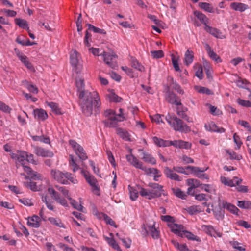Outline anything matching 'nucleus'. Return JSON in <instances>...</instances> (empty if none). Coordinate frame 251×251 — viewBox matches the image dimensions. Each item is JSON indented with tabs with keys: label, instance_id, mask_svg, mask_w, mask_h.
I'll return each instance as SVG.
<instances>
[{
	"label": "nucleus",
	"instance_id": "obj_1",
	"mask_svg": "<svg viewBox=\"0 0 251 251\" xmlns=\"http://www.w3.org/2000/svg\"><path fill=\"white\" fill-rule=\"evenodd\" d=\"M75 85L79 98V105L82 113L88 117L93 114V110L96 114L99 113L101 102L97 92L86 90L84 80L82 78L76 79Z\"/></svg>",
	"mask_w": 251,
	"mask_h": 251
},
{
	"label": "nucleus",
	"instance_id": "obj_2",
	"mask_svg": "<svg viewBox=\"0 0 251 251\" xmlns=\"http://www.w3.org/2000/svg\"><path fill=\"white\" fill-rule=\"evenodd\" d=\"M50 173L55 180L62 184H69L68 181L73 184H76L78 182L77 180L70 173L63 172L60 170L54 169L51 170Z\"/></svg>",
	"mask_w": 251,
	"mask_h": 251
},
{
	"label": "nucleus",
	"instance_id": "obj_3",
	"mask_svg": "<svg viewBox=\"0 0 251 251\" xmlns=\"http://www.w3.org/2000/svg\"><path fill=\"white\" fill-rule=\"evenodd\" d=\"M165 119L169 124L176 131H178L181 132H188L190 131V127L184 124L183 121L175 116L168 114L165 117Z\"/></svg>",
	"mask_w": 251,
	"mask_h": 251
},
{
	"label": "nucleus",
	"instance_id": "obj_4",
	"mask_svg": "<svg viewBox=\"0 0 251 251\" xmlns=\"http://www.w3.org/2000/svg\"><path fill=\"white\" fill-rule=\"evenodd\" d=\"M26 152L20 151L17 160L22 165L24 171L29 175L31 179L34 180L40 179L41 176L39 173L33 171L29 167L25 165L26 162Z\"/></svg>",
	"mask_w": 251,
	"mask_h": 251
},
{
	"label": "nucleus",
	"instance_id": "obj_5",
	"mask_svg": "<svg viewBox=\"0 0 251 251\" xmlns=\"http://www.w3.org/2000/svg\"><path fill=\"white\" fill-rule=\"evenodd\" d=\"M198 18H201L200 19V21H201L205 25L204 29L209 33L211 34L217 38L224 39L225 38V36L222 33V32L218 29L213 28L207 25L208 24V19L207 17H197Z\"/></svg>",
	"mask_w": 251,
	"mask_h": 251
},
{
	"label": "nucleus",
	"instance_id": "obj_6",
	"mask_svg": "<svg viewBox=\"0 0 251 251\" xmlns=\"http://www.w3.org/2000/svg\"><path fill=\"white\" fill-rule=\"evenodd\" d=\"M141 233L144 236L150 234L154 239H157L159 237V232L155 228L154 223L147 226L143 225L142 226Z\"/></svg>",
	"mask_w": 251,
	"mask_h": 251
},
{
	"label": "nucleus",
	"instance_id": "obj_7",
	"mask_svg": "<svg viewBox=\"0 0 251 251\" xmlns=\"http://www.w3.org/2000/svg\"><path fill=\"white\" fill-rule=\"evenodd\" d=\"M100 56L103 57V61L109 67L112 69H115L117 67V56L116 54L103 51L100 54Z\"/></svg>",
	"mask_w": 251,
	"mask_h": 251
},
{
	"label": "nucleus",
	"instance_id": "obj_8",
	"mask_svg": "<svg viewBox=\"0 0 251 251\" xmlns=\"http://www.w3.org/2000/svg\"><path fill=\"white\" fill-rule=\"evenodd\" d=\"M69 144L80 159L85 160L87 159L88 157L85 151L81 146L79 145L74 140H69Z\"/></svg>",
	"mask_w": 251,
	"mask_h": 251
},
{
	"label": "nucleus",
	"instance_id": "obj_9",
	"mask_svg": "<svg viewBox=\"0 0 251 251\" xmlns=\"http://www.w3.org/2000/svg\"><path fill=\"white\" fill-rule=\"evenodd\" d=\"M119 113L116 114L115 113L114 116H111L106 122L107 126L109 127H115L118 122L123 121L125 117L124 116L123 109L120 108L119 109Z\"/></svg>",
	"mask_w": 251,
	"mask_h": 251
},
{
	"label": "nucleus",
	"instance_id": "obj_10",
	"mask_svg": "<svg viewBox=\"0 0 251 251\" xmlns=\"http://www.w3.org/2000/svg\"><path fill=\"white\" fill-rule=\"evenodd\" d=\"M49 193L51 195L52 198L57 203H59L64 207H68V204L65 199L61 197L60 194L57 192L52 187H49L48 189Z\"/></svg>",
	"mask_w": 251,
	"mask_h": 251
},
{
	"label": "nucleus",
	"instance_id": "obj_11",
	"mask_svg": "<svg viewBox=\"0 0 251 251\" xmlns=\"http://www.w3.org/2000/svg\"><path fill=\"white\" fill-rule=\"evenodd\" d=\"M148 186L152 189L153 194L155 198H159L161 195H167V192L163 189V186L156 183L150 182Z\"/></svg>",
	"mask_w": 251,
	"mask_h": 251
},
{
	"label": "nucleus",
	"instance_id": "obj_12",
	"mask_svg": "<svg viewBox=\"0 0 251 251\" xmlns=\"http://www.w3.org/2000/svg\"><path fill=\"white\" fill-rule=\"evenodd\" d=\"M126 159L127 162L135 168L143 170L145 166H143L142 162L140 161L136 156L132 153L127 154Z\"/></svg>",
	"mask_w": 251,
	"mask_h": 251
},
{
	"label": "nucleus",
	"instance_id": "obj_13",
	"mask_svg": "<svg viewBox=\"0 0 251 251\" xmlns=\"http://www.w3.org/2000/svg\"><path fill=\"white\" fill-rule=\"evenodd\" d=\"M165 98L167 101L171 104L176 105H181L180 98L174 92L170 91L169 89L166 92Z\"/></svg>",
	"mask_w": 251,
	"mask_h": 251
},
{
	"label": "nucleus",
	"instance_id": "obj_14",
	"mask_svg": "<svg viewBox=\"0 0 251 251\" xmlns=\"http://www.w3.org/2000/svg\"><path fill=\"white\" fill-rule=\"evenodd\" d=\"M168 226L172 232L177 235L179 237H183V232L184 230V227L182 225L175 224L173 222V223L169 224Z\"/></svg>",
	"mask_w": 251,
	"mask_h": 251
},
{
	"label": "nucleus",
	"instance_id": "obj_15",
	"mask_svg": "<svg viewBox=\"0 0 251 251\" xmlns=\"http://www.w3.org/2000/svg\"><path fill=\"white\" fill-rule=\"evenodd\" d=\"M34 153L37 155L43 157H52L53 156L52 152L40 147H34Z\"/></svg>",
	"mask_w": 251,
	"mask_h": 251
},
{
	"label": "nucleus",
	"instance_id": "obj_16",
	"mask_svg": "<svg viewBox=\"0 0 251 251\" xmlns=\"http://www.w3.org/2000/svg\"><path fill=\"white\" fill-rule=\"evenodd\" d=\"M70 62L73 66L76 69H80L81 65L79 64V54L75 50H72L70 54Z\"/></svg>",
	"mask_w": 251,
	"mask_h": 251
},
{
	"label": "nucleus",
	"instance_id": "obj_17",
	"mask_svg": "<svg viewBox=\"0 0 251 251\" xmlns=\"http://www.w3.org/2000/svg\"><path fill=\"white\" fill-rule=\"evenodd\" d=\"M81 173L83 175L85 178L86 179V181L93 187L95 188L96 190H98V187L96 186V183L97 182V180L92 175H91L89 172L86 171L85 170L82 169L81 171Z\"/></svg>",
	"mask_w": 251,
	"mask_h": 251
},
{
	"label": "nucleus",
	"instance_id": "obj_18",
	"mask_svg": "<svg viewBox=\"0 0 251 251\" xmlns=\"http://www.w3.org/2000/svg\"><path fill=\"white\" fill-rule=\"evenodd\" d=\"M164 173L165 176L171 180L181 181L182 179L177 174L173 172V170H171L168 167H166L164 170Z\"/></svg>",
	"mask_w": 251,
	"mask_h": 251
},
{
	"label": "nucleus",
	"instance_id": "obj_19",
	"mask_svg": "<svg viewBox=\"0 0 251 251\" xmlns=\"http://www.w3.org/2000/svg\"><path fill=\"white\" fill-rule=\"evenodd\" d=\"M33 113L34 118L39 121H43L48 118V114L46 111L43 109L37 108L33 110Z\"/></svg>",
	"mask_w": 251,
	"mask_h": 251
},
{
	"label": "nucleus",
	"instance_id": "obj_20",
	"mask_svg": "<svg viewBox=\"0 0 251 251\" xmlns=\"http://www.w3.org/2000/svg\"><path fill=\"white\" fill-rule=\"evenodd\" d=\"M139 193L141 196L146 197V198L149 200L155 198V197H154V195H152L153 194V191L152 188L149 189H145L142 187H139Z\"/></svg>",
	"mask_w": 251,
	"mask_h": 251
},
{
	"label": "nucleus",
	"instance_id": "obj_21",
	"mask_svg": "<svg viewBox=\"0 0 251 251\" xmlns=\"http://www.w3.org/2000/svg\"><path fill=\"white\" fill-rule=\"evenodd\" d=\"M205 128L208 131L216 132L218 133H223L225 131L224 128H219L217 125L213 122L205 125Z\"/></svg>",
	"mask_w": 251,
	"mask_h": 251
},
{
	"label": "nucleus",
	"instance_id": "obj_22",
	"mask_svg": "<svg viewBox=\"0 0 251 251\" xmlns=\"http://www.w3.org/2000/svg\"><path fill=\"white\" fill-rule=\"evenodd\" d=\"M27 225L33 228H38L40 226V219L36 215H34L31 218H28Z\"/></svg>",
	"mask_w": 251,
	"mask_h": 251
},
{
	"label": "nucleus",
	"instance_id": "obj_23",
	"mask_svg": "<svg viewBox=\"0 0 251 251\" xmlns=\"http://www.w3.org/2000/svg\"><path fill=\"white\" fill-rule=\"evenodd\" d=\"M171 145L179 148L188 149L190 148L191 145L188 142L182 140H175L171 141Z\"/></svg>",
	"mask_w": 251,
	"mask_h": 251
},
{
	"label": "nucleus",
	"instance_id": "obj_24",
	"mask_svg": "<svg viewBox=\"0 0 251 251\" xmlns=\"http://www.w3.org/2000/svg\"><path fill=\"white\" fill-rule=\"evenodd\" d=\"M110 237H108L105 236H103L105 240L108 243V244L111 246L114 249L118 251H122L119 246L117 243L116 241L113 239V233H110L109 234Z\"/></svg>",
	"mask_w": 251,
	"mask_h": 251
},
{
	"label": "nucleus",
	"instance_id": "obj_25",
	"mask_svg": "<svg viewBox=\"0 0 251 251\" xmlns=\"http://www.w3.org/2000/svg\"><path fill=\"white\" fill-rule=\"evenodd\" d=\"M221 203L223 208L226 209L234 214H237L239 209L235 205L225 201H222Z\"/></svg>",
	"mask_w": 251,
	"mask_h": 251
},
{
	"label": "nucleus",
	"instance_id": "obj_26",
	"mask_svg": "<svg viewBox=\"0 0 251 251\" xmlns=\"http://www.w3.org/2000/svg\"><path fill=\"white\" fill-rule=\"evenodd\" d=\"M205 47L209 56L212 60H214L217 63L221 62V59L220 57L215 52H214L213 50L208 44H205Z\"/></svg>",
	"mask_w": 251,
	"mask_h": 251
},
{
	"label": "nucleus",
	"instance_id": "obj_27",
	"mask_svg": "<svg viewBox=\"0 0 251 251\" xmlns=\"http://www.w3.org/2000/svg\"><path fill=\"white\" fill-rule=\"evenodd\" d=\"M186 169L190 170L191 173H193L196 177L199 178L201 177V175L207 170V169L201 170L199 167L193 166H188L186 167Z\"/></svg>",
	"mask_w": 251,
	"mask_h": 251
},
{
	"label": "nucleus",
	"instance_id": "obj_28",
	"mask_svg": "<svg viewBox=\"0 0 251 251\" xmlns=\"http://www.w3.org/2000/svg\"><path fill=\"white\" fill-rule=\"evenodd\" d=\"M194 54L193 52L188 49L185 52L184 55V63L186 65L189 66L193 61Z\"/></svg>",
	"mask_w": 251,
	"mask_h": 251
},
{
	"label": "nucleus",
	"instance_id": "obj_29",
	"mask_svg": "<svg viewBox=\"0 0 251 251\" xmlns=\"http://www.w3.org/2000/svg\"><path fill=\"white\" fill-rule=\"evenodd\" d=\"M142 159L145 162L155 165L156 163V159L150 154L143 152Z\"/></svg>",
	"mask_w": 251,
	"mask_h": 251
},
{
	"label": "nucleus",
	"instance_id": "obj_30",
	"mask_svg": "<svg viewBox=\"0 0 251 251\" xmlns=\"http://www.w3.org/2000/svg\"><path fill=\"white\" fill-rule=\"evenodd\" d=\"M152 140L154 144L159 147H168L171 145V141L164 140L156 137H153Z\"/></svg>",
	"mask_w": 251,
	"mask_h": 251
},
{
	"label": "nucleus",
	"instance_id": "obj_31",
	"mask_svg": "<svg viewBox=\"0 0 251 251\" xmlns=\"http://www.w3.org/2000/svg\"><path fill=\"white\" fill-rule=\"evenodd\" d=\"M183 236L187 238L189 240L196 241L197 242H201L200 237L195 235L193 233L184 229L183 232Z\"/></svg>",
	"mask_w": 251,
	"mask_h": 251
},
{
	"label": "nucleus",
	"instance_id": "obj_32",
	"mask_svg": "<svg viewBox=\"0 0 251 251\" xmlns=\"http://www.w3.org/2000/svg\"><path fill=\"white\" fill-rule=\"evenodd\" d=\"M47 105L51 108L52 111L56 115H61L63 114L58 104L53 102H48Z\"/></svg>",
	"mask_w": 251,
	"mask_h": 251
},
{
	"label": "nucleus",
	"instance_id": "obj_33",
	"mask_svg": "<svg viewBox=\"0 0 251 251\" xmlns=\"http://www.w3.org/2000/svg\"><path fill=\"white\" fill-rule=\"evenodd\" d=\"M116 133L125 141L130 140L129 135L126 130L121 128H118L116 129Z\"/></svg>",
	"mask_w": 251,
	"mask_h": 251
},
{
	"label": "nucleus",
	"instance_id": "obj_34",
	"mask_svg": "<svg viewBox=\"0 0 251 251\" xmlns=\"http://www.w3.org/2000/svg\"><path fill=\"white\" fill-rule=\"evenodd\" d=\"M186 184L188 186H192L195 189L202 185V183L199 180L194 178L188 179L186 180Z\"/></svg>",
	"mask_w": 251,
	"mask_h": 251
},
{
	"label": "nucleus",
	"instance_id": "obj_35",
	"mask_svg": "<svg viewBox=\"0 0 251 251\" xmlns=\"http://www.w3.org/2000/svg\"><path fill=\"white\" fill-rule=\"evenodd\" d=\"M172 190L175 196L183 200H185L187 198V195L179 188H172Z\"/></svg>",
	"mask_w": 251,
	"mask_h": 251
},
{
	"label": "nucleus",
	"instance_id": "obj_36",
	"mask_svg": "<svg viewBox=\"0 0 251 251\" xmlns=\"http://www.w3.org/2000/svg\"><path fill=\"white\" fill-rule=\"evenodd\" d=\"M231 7L235 10L244 11L247 8V5L241 3H232L230 4Z\"/></svg>",
	"mask_w": 251,
	"mask_h": 251
},
{
	"label": "nucleus",
	"instance_id": "obj_37",
	"mask_svg": "<svg viewBox=\"0 0 251 251\" xmlns=\"http://www.w3.org/2000/svg\"><path fill=\"white\" fill-rule=\"evenodd\" d=\"M131 63L132 67L134 68L135 69L141 72H142L144 70V66L142 65L136 58L131 57Z\"/></svg>",
	"mask_w": 251,
	"mask_h": 251
},
{
	"label": "nucleus",
	"instance_id": "obj_38",
	"mask_svg": "<svg viewBox=\"0 0 251 251\" xmlns=\"http://www.w3.org/2000/svg\"><path fill=\"white\" fill-rule=\"evenodd\" d=\"M236 179L233 180L230 179L225 176H221L220 181L225 185L228 186L229 187H233L235 186V181Z\"/></svg>",
	"mask_w": 251,
	"mask_h": 251
},
{
	"label": "nucleus",
	"instance_id": "obj_39",
	"mask_svg": "<svg viewBox=\"0 0 251 251\" xmlns=\"http://www.w3.org/2000/svg\"><path fill=\"white\" fill-rule=\"evenodd\" d=\"M199 5L202 9L206 12L212 13L214 11V8L211 4L206 2H200Z\"/></svg>",
	"mask_w": 251,
	"mask_h": 251
},
{
	"label": "nucleus",
	"instance_id": "obj_40",
	"mask_svg": "<svg viewBox=\"0 0 251 251\" xmlns=\"http://www.w3.org/2000/svg\"><path fill=\"white\" fill-rule=\"evenodd\" d=\"M234 179H236L235 181V184H236L237 186V190L241 192H247L248 191L247 187L244 185H240L239 184L242 181V179L238 178L237 177H234Z\"/></svg>",
	"mask_w": 251,
	"mask_h": 251
},
{
	"label": "nucleus",
	"instance_id": "obj_41",
	"mask_svg": "<svg viewBox=\"0 0 251 251\" xmlns=\"http://www.w3.org/2000/svg\"><path fill=\"white\" fill-rule=\"evenodd\" d=\"M108 98L110 101L115 102H120L122 101V99L115 94L113 90H111L108 95Z\"/></svg>",
	"mask_w": 251,
	"mask_h": 251
},
{
	"label": "nucleus",
	"instance_id": "obj_42",
	"mask_svg": "<svg viewBox=\"0 0 251 251\" xmlns=\"http://www.w3.org/2000/svg\"><path fill=\"white\" fill-rule=\"evenodd\" d=\"M15 20L16 25H17L20 27L27 29V30H29L27 23L25 20L20 18H16Z\"/></svg>",
	"mask_w": 251,
	"mask_h": 251
},
{
	"label": "nucleus",
	"instance_id": "obj_43",
	"mask_svg": "<svg viewBox=\"0 0 251 251\" xmlns=\"http://www.w3.org/2000/svg\"><path fill=\"white\" fill-rule=\"evenodd\" d=\"M137 187L138 188V190H136L135 189L132 187H130V186H129L130 199L132 201H135L138 197V193H139V187L140 186L137 185Z\"/></svg>",
	"mask_w": 251,
	"mask_h": 251
},
{
	"label": "nucleus",
	"instance_id": "obj_44",
	"mask_svg": "<svg viewBox=\"0 0 251 251\" xmlns=\"http://www.w3.org/2000/svg\"><path fill=\"white\" fill-rule=\"evenodd\" d=\"M237 205L241 208L251 209V202L250 201H239Z\"/></svg>",
	"mask_w": 251,
	"mask_h": 251
},
{
	"label": "nucleus",
	"instance_id": "obj_45",
	"mask_svg": "<svg viewBox=\"0 0 251 251\" xmlns=\"http://www.w3.org/2000/svg\"><path fill=\"white\" fill-rule=\"evenodd\" d=\"M213 214L217 220H221L224 218L225 211L220 208L217 210H214Z\"/></svg>",
	"mask_w": 251,
	"mask_h": 251
},
{
	"label": "nucleus",
	"instance_id": "obj_46",
	"mask_svg": "<svg viewBox=\"0 0 251 251\" xmlns=\"http://www.w3.org/2000/svg\"><path fill=\"white\" fill-rule=\"evenodd\" d=\"M49 220L52 224L55 225L58 227H62L64 228H65L64 224L62 223L61 221L59 219L51 217L49 218Z\"/></svg>",
	"mask_w": 251,
	"mask_h": 251
},
{
	"label": "nucleus",
	"instance_id": "obj_47",
	"mask_svg": "<svg viewBox=\"0 0 251 251\" xmlns=\"http://www.w3.org/2000/svg\"><path fill=\"white\" fill-rule=\"evenodd\" d=\"M202 227L207 234L210 235L211 236L215 237V235L214 234V232H216V230L212 226L203 225Z\"/></svg>",
	"mask_w": 251,
	"mask_h": 251
},
{
	"label": "nucleus",
	"instance_id": "obj_48",
	"mask_svg": "<svg viewBox=\"0 0 251 251\" xmlns=\"http://www.w3.org/2000/svg\"><path fill=\"white\" fill-rule=\"evenodd\" d=\"M235 83L238 87L244 89H246V85L249 83L246 79H243L240 77H238Z\"/></svg>",
	"mask_w": 251,
	"mask_h": 251
},
{
	"label": "nucleus",
	"instance_id": "obj_49",
	"mask_svg": "<svg viewBox=\"0 0 251 251\" xmlns=\"http://www.w3.org/2000/svg\"><path fill=\"white\" fill-rule=\"evenodd\" d=\"M68 199L70 201V203L74 208L78 210V211H82L83 207L81 204H79L75 201L73 200L70 197H68Z\"/></svg>",
	"mask_w": 251,
	"mask_h": 251
},
{
	"label": "nucleus",
	"instance_id": "obj_50",
	"mask_svg": "<svg viewBox=\"0 0 251 251\" xmlns=\"http://www.w3.org/2000/svg\"><path fill=\"white\" fill-rule=\"evenodd\" d=\"M69 157L70 158L69 165L70 166H72L73 167V171L74 172H75L76 171L80 169V168L75 161L73 158V156L72 155H70Z\"/></svg>",
	"mask_w": 251,
	"mask_h": 251
},
{
	"label": "nucleus",
	"instance_id": "obj_51",
	"mask_svg": "<svg viewBox=\"0 0 251 251\" xmlns=\"http://www.w3.org/2000/svg\"><path fill=\"white\" fill-rule=\"evenodd\" d=\"M88 29L90 31H93L95 33H98L101 34H106V32L104 29L95 27L94 25H91V24L88 25Z\"/></svg>",
	"mask_w": 251,
	"mask_h": 251
},
{
	"label": "nucleus",
	"instance_id": "obj_52",
	"mask_svg": "<svg viewBox=\"0 0 251 251\" xmlns=\"http://www.w3.org/2000/svg\"><path fill=\"white\" fill-rule=\"evenodd\" d=\"M151 54L154 59L161 58L164 56V52L161 50L151 51Z\"/></svg>",
	"mask_w": 251,
	"mask_h": 251
},
{
	"label": "nucleus",
	"instance_id": "obj_53",
	"mask_svg": "<svg viewBox=\"0 0 251 251\" xmlns=\"http://www.w3.org/2000/svg\"><path fill=\"white\" fill-rule=\"evenodd\" d=\"M24 185L33 191H38V187L35 182L32 181L24 182Z\"/></svg>",
	"mask_w": 251,
	"mask_h": 251
},
{
	"label": "nucleus",
	"instance_id": "obj_54",
	"mask_svg": "<svg viewBox=\"0 0 251 251\" xmlns=\"http://www.w3.org/2000/svg\"><path fill=\"white\" fill-rule=\"evenodd\" d=\"M172 88L177 91V93H178L180 94H184V91L181 89V86L180 85L176 82H173V84H172Z\"/></svg>",
	"mask_w": 251,
	"mask_h": 251
},
{
	"label": "nucleus",
	"instance_id": "obj_55",
	"mask_svg": "<svg viewBox=\"0 0 251 251\" xmlns=\"http://www.w3.org/2000/svg\"><path fill=\"white\" fill-rule=\"evenodd\" d=\"M226 152L229 155L230 158L231 159H235L240 160L242 158V156L234 151H226Z\"/></svg>",
	"mask_w": 251,
	"mask_h": 251
},
{
	"label": "nucleus",
	"instance_id": "obj_56",
	"mask_svg": "<svg viewBox=\"0 0 251 251\" xmlns=\"http://www.w3.org/2000/svg\"><path fill=\"white\" fill-rule=\"evenodd\" d=\"M55 188L60 191L62 194L66 197L67 199L70 197L69 196V191L64 187H61L58 185H55Z\"/></svg>",
	"mask_w": 251,
	"mask_h": 251
},
{
	"label": "nucleus",
	"instance_id": "obj_57",
	"mask_svg": "<svg viewBox=\"0 0 251 251\" xmlns=\"http://www.w3.org/2000/svg\"><path fill=\"white\" fill-rule=\"evenodd\" d=\"M237 102L240 105L246 107H251V102L249 100H245L242 99H238L237 100Z\"/></svg>",
	"mask_w": 251,
	"mask_h": 251
},
{
	"label": "nucleus",
	"instance_id": "obj_58",
	"mask_svg": "<svg viewBox=\"0 0 251 251\" xmlns=\"http://www.w3.org/2000/svg\"><path fill=\"white\" fill-rule=\"evenodd\" d=\"M143 171L147 174H153L154 175L158 174L159 172V170L156 168H148L146 167H144Z\"/></svg>",
	"mask_w": 251,
	"mask_h": 251
},
{
	"label": "nucleus",
	"instance_id": "obj_59",
	"mask_svg": "<svg viewBox=\"0 0 251 251\" xmlns=\"http://www.w3.org/2000/svg\"><path fill=\"white\" fill-rule=\"evenodd\" d=\"M102 217L105 223L111 226H114L115 225V222L108 215L102 213Z\"/></svg>",
	"mask_w": 251,
	"mask_h": 251
},
{
	"label": "nucleus",
	"instance_id": "obj_60",
	"mask_svg": "<svg viewBox=\"0 0 251 251\" xmlns=\"http://www.w3.org/2000/svg\"><path fill=\"white\" fill-rule=\"evenodd\" d=\"M0 110L4 112L10 113L11 109L9 106L6 105L4 103L0 101Z\"/></svg>",
	"mask_w": 251,
	"mask_h": 251
},
{
	"label": "nucleus",
	"instance_id": "obj_61",
	"mask_svg": "<svg viewBox=\"0 0 251 251\" xmlns=\"http://www.w3.org/2000/svg\"><path fill=\"white\" fill-rule=\"evenodd\" d=\"M26 87L31 93L37 94L38 93V89L35 86L27 82Z\"/></svg>",
	"mask_w": 251,
	"mask_h": 251
},
{
	"label": "nucleus",
	"instance_id": "obj_62",
	"mask_svg": "<svg viewBox=\"0 0 251 251\" xmlns=\"http://www.w3.org/2000/svg\"><path fill=\"white\" fill-rule=\"evenodd\" d=\"M232 247L234 249H237L240 251H245V249L239 246L240 243L237 241H233L230 242Z\"/></svg>",
	"mask_w": 251,
	"mask_h": 251
},
{
	"label": "nucleus",
	"instance_id": "obj_63",
	"mask_svg": "<svg viewBox=\"0 0 251 251\" xmlns=\"http://www.w3.org/2000/svg\"><path fill=\"white\" fill-rule=\"evenodd\" d=\"M172 61L175 70L177 72H180L181 70L178 65V61L173 55H172Z\"/></svg>",
	"mask_w": 251,
	"mask_h": 251
},
{
	"label": "nucleus",
	"instance_id": "obj_64",
	"mask_svg": "<svg viewBox=\"0 0 251 251\" xmlns=\"http://www.w3.org/2000/svg\"><path fill=\"white\" fill-rule=\"evenodd\" d=\"M195 198L199 201H207L206 195L205 194H199L195 195Z\"/></svg>",
	"mask_w": 251,
	"mask_h": 251
}]
</instances>
